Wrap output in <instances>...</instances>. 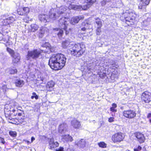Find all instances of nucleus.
<instances>
[{
  "label": "nucleus",
  "instance_id": "nucleus-1",
  "mask_svg": "<svg viewBox=\"0 0 151 151\" xmlns=\"http://www.w3.org/2000/svg\"><path fill=\"white\" fill-rule=\"evenodd\" d=\"M62 45L64 48H67L69 50L72 55L76 57L81 56L85 50V46L82 43L74 45L68 40L63 41Z\"/></svg>",
  "mask_w": 151,
  "mask_h": 151
},
{
  "label": "nucleus",
  "instance_id": "nucleus-2",
  "mask_svg": "<svg viewBox=\"0 0 151 151\" xmlns=\"http://www.w3.org/2000/svg\"><path fill=\"white\" fill-rule=\"evenodd\" d=\"M66 58L61 54L53 55L50 58L49 65L51 68L55 70L62 69L65 65Z\"/></svg>",
  "mask_w": 151,
  "mask_h": 151
},
{
  "label": "nucleus",
  "instance_id": "nucleus-3",
  "mask_svg": "<svg viewBox=\"0 0 151 151\" xmlns=\"http://www.w3.org/2000/svg\"><path fill=\"white\" fill-rule=\"evenodd\" d=\"M66 9L67 7L64 6H62L59 8H58L52 13L50 12L49 17L53 20H55L58 18L61 14H63Z\"/></svg>",
  "mask_w": 151,
  "mask_h": 151
},
{
  "label": "nucleus",
  "instance_id": "nucleus-4",
  "mask_svg": "<svg viewBox=\"0 0 151 151\" xmlns=\"http://www.w3.org/2000/svg\"><path fill=\"white\" fill-rule=\"evenodd\" d=\"M42 51V50L37 49L29 51L26 56L27 59L29 60L31 58L32 59H36L41 55V53Z\"/></svg>",
  "mask_w": 151,
  "mask_h": 151
},
{
  "label": "nucleus",
  "instance_id": "nucleus-5",
  "mask_svg": "<svg viewBox=\"0 0 151 151\" xmlns=\"http://www.w3.org/2000/svg\"><path fill=\"white\" fill-rule=\"evenodd\" d=\"M6 50L13 58V63H18L20 59L19 54L18 53L15 52L13 50L8 47L7 48Z\"/></svg>",
  "mask_w": 151,
  "mask_h": 151
},
{
  "label": "nucleus",
  "instance_id": "nucleus-6",
  "mask_svg": "<svg viewBox=\"0 0 151 151\" xmlns=\"http://www.w3.org/2000/svg\"><path fill=\"white\" fill-rule=\"evenodd\" d=\"M69 24V19L65 17H62L59 19L58 25L61 29H66L67 28Z\"/></svg>",
  "mask_w": 151,
  "mask_h": 151
},
{
  "label": "nucleus",
  "instance_id": "nucleus-7",
  "mask_svg": "<svg viewBox=\"0 0 151 151\" xmlns=\"http://www.w3.org/2000/svg\"><path fill=\"white\" fill-rule=\"evenodd\" d=\"M124 138V134L121 133H118L114 134L112 136V140L114 142H120Z\"/></svg>",
  "mask_w": 151,
  "mask_h": 151
},
{
  "label": "nucleus",
  "instance_id": "nucleus-8",
  "mask_svg": "<svg viewBox=\"0 0 151 151\" xmlns=\"http://www.w3.org/2000/svg\"><path fill=\"white\" fill-rule=\"evenodd\" d=\"M123 114L124 117L129 119L133 118L136 115L135 111L131 110L124 111L123 112Z\"/></svg>",
  "mask_w": 151,
  "mask_h": 151
},
{
  "label": "nucleus",
  "instance_id": "nucleus-9",
  "mask_svg": "<svg viewBox=\"0 0 151 151\" xmlns=\"http://www.w3.org/2000/svg\"><path fill=\"white\" fill-rule=\"evenodd\" d=\"M141 98L145 103H148L151 101V93L147 91H145L142 93Z\"/></svg>",
  "mask_w": 151,
  "mask_h": 151
},
{
  "label": "nucleus",
  "instance_id": "nucleus-10",
  "mask_svg": "<svg viewBox=\"0 0 151 151\" xmlns=\"http://www.w3.org/2000/svg\"><path fill=\"white\" fill-rule=\"evenodd\" d=\"M49 148L50 149H52L58 146L59 145V143L57 142H55L53 138H50L49 139Z\"/></svg>",
  "mask_w": 151,
  "mask_h": 151
},
{
  "label": "nucleus",
  "instance_id": "nucleus-11",
  "mask_svg": "<svg viewBox=\"0 0 151 151\" xmlns=\"http://www.w3.org/2000/svg\"><path fill=\"white\" fill-rule=\"evenodd\" d=\"M84 19V17L83 15L73 17L71 19L70 22L71 24L74 25L78 23L79 20Z\"/></svg>",
  "mask_w": 151,
  "mask_h": 151
},
{
  "label": "nucleus",
  "instance_id": "nucleus-12",
  "mask_svg": "<svg viewBox=\"0 0 151 151\" xmlns=\"http://www.w3.org/2000/svg\"><path fill=\"white\" fill-rule=\"evenodd\" d=\"M29 11L28 7H24L23 8L19 9L17 10L18 14L21 15H24L28 13Z\"/></svg>",
  "mask_w": 151,
  "mask_h": 151
},
{
  "label": "nucleus",
  "instance_id": "nucleus-13",
  "mask_svg": "<svg viewBox=\"0 0 151 151\" xmlns=\"http://www.w3.org/2000/svg\"><path fill=\"white\" fill-rule=\"evenodd\" d=\"M67 129V125L66 124L63 123L59 125L58 131L60 133L64 134L68 131Z\"/></svg>",
  "mask_w": 151,
  "mask_h": 151
},
{
  "label": "nucleus",
  "instance_id": "nucleus-14",
  "mask_svg": "<svg viewBox=\"0 0 151 151\" xmlns=\"http://www.w3.org/2000/svg\"><path fill=\"white\" fill-rule=\"evenodd\" d=\"M139 8L142 9L145 8V6L148 4L150 0H139Z\"/></svg>",
  "mask_w": 151,
  "mask_h": 151
},
{
  "label": "nucleus",
  "instance_id": "nucleus-15",
  "mask_svg": "<svg viewBox=\"0 0 151 151\" xmlns=\"http://www.w3.org/2000/svg\"><path fill=\"white\" fill-rule=\"evenodd\" d=\"M55 85L54 82L52 81L48 82L46 86L47 90L48 91H52Z\"/></svg>",
  "mask_w": 151,
  "mask_h": 151
},
{
  "label": "nucleus",
  "instance_id": "nucleus-16",
  "mask_svg": "<svg viewBox=\"0 0 151 151\" xmlns=\"http://www.w3.org/2000/svg\"><path fill=\"white\" fill-rule=\"evenodd\" d=\"M135 135L140 143L144 142L145 138L143 134L139 132H137L135 134Z\"/></svg>",
  "mask_w": 151,
  "mask_h": 151
},
{
  "label": "nucleus",
  "instance_id": "nucleus-17",
  "mask_svg": "<svg viewBox=\"0 0 151 151\" xmlns=\"http://www.w3.org/2000/svg\"><path fill=\"white\" fill-rule=\"evenodd\" d=\"M71 124L72 126L76 129L79 128L81 125L80 122L76 119H73L71 121Z\"/></svg>",
  "mask_w": 151,
  "mask_h": 151
},
{
  "label": "nucleus",
  "instance_id": "nucleus-18",
  "mask_svg": "<svg viewBox=\"0 0 151 151\" xmlns=\"http://www.w3.org/2000/svg\"><path fill=\"white\" fill-rule=\"evenodd\" d=\"M95 0H86L87 4L83 6L82 7L83 9V10H87L89 8L90 5H92L95 2Z\"/></svg>",
  "mask_w": 151,
  "mask_h": 151
},
{
  "label": "nucleus",
  "instance_id": "nucleus-19",
  "mask_svg": "<svg viewBox=\"0 0 151 151\" xmlns=\"http://www.w3.org/2000/svg\"><path fill=\"white\" fill-rule=\"evenodd\" d=\"M62 139L64 142H72L73 140L72 137L69 135H63Z\"/></svg>",
  "mask_w": 151,
  "mask_h": 151
},
{
  "label": "nucleus",
  "instance_id": "nucleus-20",
  "mask_svg": "<svg viewBox=\"0 0 151 151\" xmlns=\"http://www.w3.org/2000/svg\"><path fill=\"white\" fill-rule=\"evenodd\" d=\"M47 29L45 27H42L39 30V32L38 34V36L40 38H42L45 34V32H46L47 30Z\"/></svg>",
  "mask_w": 151,
  "mask_h": 151
},
{
  "label": "nucleus",
  "instance_id": "nucleus-21",
  "mask_svg": "<svg viewBox=\"0 0 151 151\" xmlns=\"http://www.w3.org/2000/svg\"><path fill=\"white\" fill-rule=\"evenodd\" d=\"M76 144L79 147L83 148L86 147V142L85 140L82 139Z\"/></svg>",
  "mask_w": 151,
  "mask_h": 151
},
{
  "label": "nucleus",
  "instance_id": "nucleus-22",
  "mask_svg": "<svg viewBox=\"0 0 151 151\" xmlns=\"http://www.w3.org/2000/svg\"><path fill=\"white\" fill-rule=\"evenodd\" d=\"M48 17L47 15L42 14L39 15V19L42 22L45 23L47 22Z\"/></svg>",
  "mask_w": 151,
  "mask_h": 151
},
{
  "label": "nucleus",
  "instance_id": "nucleus-23",
  "mask_svg": "<svg viewBox=\"0 0 151 151\" xmlns=\"http://www.w3.org/2000/svg\"><path fill=\"white\" fill-rule=\"evenodd\" d=\"M132 13L129 14V16L125 18L126 21L130 22H133L135 19V17L132 15Z\"/></svg>",
  "mask_w": 151,
  "mask_h": 151
},
{
  "label": "nucleus",
  "instance_id": "nucleus-24",
  "mask_svg": "<svg viewBox=\"0 0 151 151\" xmlns=\"http://www.w3.org/2000/svg\"><path fill=\"white\" fill-rule=\"evenodd\" d=\"M15 83L17 87H22L24 85L23 81L20 79L17 80Z\"/></svg>",
  "mask_w": 151,
  "mask_h": 151
},
{
  "label": "nucleus",
  "instance_id": "nucleus-25",
  "mask_svg": "<svg viewBox=\"0 0 151 151\" xmlns=\"http://www.w3.org/2000/svg\"><path fill=\"white\" fill-rule=\"evenodd\" d=\"M31 30L32 32H35L39 29V27L37 25L33 24L30 25Z\"/></svg>",
  "mask_w": 151,
  "mask_h": 151
},
{
  "label": "nucleus",
  "instance_id": "nucleus-26",
  "mask_svg": "<svg viewBox=\"0 0 151 151\" xmlns=\"http://www.w3.org/2000/svg\"><path fill=\"white\" fill-rule=\"evenodd\" d=\"M95 22L97 25V27H101L102 26V22L101 19L99 18H95Z\"/></svg>",
  "mask_w": 151,
  "mask_h": 151
},
{
  "label": "nucleus",
  "instance_id": "nucleus-27",
  "mask_svg": "<svg viewBox=\"0 0 151 151\" xmlns=\"http://www.w3.org/2000/svg\"><path fill=\"white\" fill-rule=\"evenodd\" d=\"M6 17L9 24L12 23L15 20V18L13 16L9 17V16L6 15Z\"/></svg>",
  "mask_w": 151,
  "mask_h": 151
},
{
  "label": "nucleus",
  "instance_id": "nucleus-28",
  "mask_svg": "<svg viewBox=\"0 0 151 151\" xmlns=\"http://www.w3.org/2000/svg\"><path fill=\"white\" fill-rule=\"evenodd\" d=\"M56 29H57V31H59V32L58 33H55L57 34L58 37L60 38H61L62 37L63 35V30L58 28H57Z\"/></svg>",
  "mask_w": 151,
  "mask_h": 151
},
{
  "label": "nucleus",
  "instance_id": "nucleus-29",
  "mask_svg": "<svg viewBox=\"0 0 151 151\" xmlns=\"http://www.w3.org/2000/svg\"><path fill=\"white\" fill-rule=\"evenodd\" d=\"M4 17L5 18L2 21V22L3 23V25H6L7 24H9V23L7 19L6 15H4Z\"/></svg>",
  "mask_w": 151,
  "mask_h": 151
},
{
  "label": "nucleus",
  "instance_id": "nucleus-30",
  "mask_svg": "<svg viewBox=\"0 0 151 151\" xmlns=\"http://www.w3.org/2000/svg\"><path fill=\"white\" fill-rule=\"evenodd\" d=\"M98 145L99 147L102 148H105L106 147V144L103 142L99 143Z\"/></svg>",
  "mask_w": 151,
  "mask_h": 151
},
{
  "label": "nucleus",
  "instance_id": "nucleus-31",
  "mask_svg": "<svg viewBox=\"0 0 151 151\" xmlns=\"http://www.w3.org/2000/svg\"><path fill=\"white\" fill-rule=\"evenodd\" d=\"M10 74H14L16 73L17 72V70L16 69H11L9 71Z\"/></svg>",
  "mask_w": 151,
  "mask_h": 151
},
{
  "label": "nucleus",
  "instance_id": "nucleus-32",
  "mask_svg": "<svg viewBox=\"0 0 151 151\" xmlns=\"http://www.w3.org/2000/svg\"><path fill=\"white\" fill-rule=\"evenodd\" d=\"M9 134L12 137H15L17 136V133L15 132L10 131Z\"/></svg>",
  "mask_w": 151,
  "mask_h": 151
},
{
  "label": "nucleus",
  "instance_id": "nucleus-33",
  "mask_svg": "<svg viewBox=\"0 0 151 151\" xmlns=\"http://www.w3.org/2000/svg\"><path fill=\"white\" fill-rule=\"evenodd\" d=\"M101 27H97V29L96 30V34L97 35H99L100 34Z\"/></svg>",
  "mask_w": 151,
  "mask_h": 151
},
{
  "label": "nucleus",
  "instance_id": "nucleus-34",
  "mask_svg": "<svg viewBox=\"0 0 151 151\" xmlns=\"http://www.w3.org/2000/svg\"><path fill=\"white\" fill-rule=\"evenodd\" d=\"M4 40L6 42H7L9 40V37L7 36H6L4 37L3 38Z\"/></svg>",
  "mask_w": 151,
  "mask_h": 151
},
{
  "label": "nucleus",
  "instance_id": "nucleus-35",
  "mask_svg": "<svg viewBox=\"0 0 151 151\" xmlns=\"http://www.w3.org/2000/svg\"><path fill=\"white\" fill-rule=\"evenodd\" d=\"M64 30L65 31V34H66V35H67L69 34L70 31H70L71 30V28H69L68 29V30H67V28H66V29H64Z\"/></svg>",
  "mask_w": 151,
  "mask_h": 151
},
{
  "label": "nucleus",
  "instance_id": "nucleus-36",
  "mask_svg": "<svg viewBox=\"0 0 151 151\" xmlns=\"http://www.w3.org/2000/svg\"><path fill=\"white\" fill-rule=\"evenodd\" d=\"M63 149L64 148L63 147H60L58 149H57L56 151H63Z\"/></svg>",
  "mask_w": 151,
  "mask_h": 151
},
{
  "label": "nucleus",
  "instance_id": "nucleus-37",
  "mask_svg": "<svg viewBox=\"0 0 151 151\" xmlns=\"http://www.w3.org/2000/svg\"><path fill=\"white\" fill-rule=\"evenodd\" d=\"M114 118L113 117H110L108 121L110 122H111L114 121Z\"/></svg>",
  "mask_w": 151,
  "mask_h": 151
},
{
  "label": "nucleus",
  "instance_id": "nucleus-38",
  "mask_svg": "<svg viewBox=\"0 0 151 151\" xmlns=\"http://www.w3.org/2000/svg\"><path fill=\"white\" fill-rule=\"evenodd\" d=\"M115 108L111 107L110 108V110L112 112H116V110L114 109Z\"/></svg>",
  "mask_w": 151,
  "mask_h": 151
},
{
  "label": "nucleus",
  "instance_id": "nucleus-39",
  "mask_svg": "<svg viewBox=\"0 0 151 151\" xmlns=\"http://www.w3.org/2000/svg\"><path fill=\"white\" fill-rule=\"evenodd\" d=\"M66 151H75V150L72 148H69L67 149Z\"/></svg>",
  "mask_w": 151,
  "mask_h": 151
},
{
  "label": "nucleus",
  "instance_id": "nucleus-40",
  "mask_svg": "<svg viewBox=\"0 0 151 151\" xmlns=\"http://www.w3.org/2000/svg\"><path fill=\"white\" fill-rule=\"evenodd\" d=\"M106 2L104 0L101 2V5L102 6H104L106 4Z\"/></svg>",
  "mask_w": 151,
  "mask_h": 151
},
{
  "label": "nucleus",
  "instance_id": "nucleus-41",
  "mask_svg": "<svg viewBox=\"0 0 151 151\" xmlns=\"http://www.w3.org/2000/svg\"><path fill=\"white\" fill-rule=\"evenodd\" d=\"M7 112H5V116L6 117H7L8 116H9L10 114H8L7 113Z\"/></svg>",
  "mask_w": 151,
  "mask_h": 151
},
{
  "label": "nucleus",
  "instance_id": "nucleus-42",
  "mask_svg": "<svg viewBox=\"0 0 151 151\" xmlns=\"http://www.w3.org/2000/svg\"><path fill=\"white\" fill-rule=\"evenodd\" d=\"M1 140L2 143L3 144L5 143V141H4V139L3 138H1Z\"/></svg>",
  "mask_w": 151,
  "mask_h": 151
},
{
  "label": "nucleus",
  "instance_id": "nucleus-43",
  "mask_svg": "<svg viewBox=\"0 0 151 151\" xmlns=\"http://www.w3.org/2000/svg\"><path fill=\"white\" fill-rule=\"evenodd\" d=\"M112 107L114 108H116L117 106L116 104H115V103L113 104H112Z\"/></svg>",
  "mask_w": 151,
  "mask_h": 151
},
{
  "label": "nucleus",
  "instance_id": "nucleus-44",
  "mask_svg": "<svg viewBox=\"0 0 151 151\" xmlns=\"http://www.w3.org/2000/svg\"><path fill=\"white\" fill-rule=\"evenodd\" d=\"M86 25H88L87 24H86L85 22H83L82 23V26H86Z\"/></svg>",
  "mask_w": 151,
  "mask_h": 151
},
{
  "label": "nucleus",
  "instance_id": "nucleus-45",
  "mask_svg": "<svg viewBox=\"0 0 151 151\" xmlns=\"http://www.w3.org/2000/svg\"><path fill=\"white\" fill-rule=\"evenodd\" d=\"M35 138L33 137H31V142H32L34 140H35Z\"/></svg>",
  "mask_w": 151,
  "mask_h": 151
},
{
  "label": "nucleus",
  "instance_id": "nucleus-46",
  "mask_svg": "<svg viewBox=\"0 0 151 151\" xmlns=\"http://www.w3.org/2000/svg\"><path fill=\"white\" fill-rule=\"evenodd\" d=\"M86 28L85 27H83L81 28V30L83 31H85Z\"/></svg>",
  "mask_w": 151,
  "mask_h": 151
},
{
  "label": "nucleus",
  "instance_id": "nucleus-47",
  "mask_svg": "<svg viewBox=\"0 0 151 151\" xmlns=\"http://www.w3.org/2000/svg\"><path fill=\"white\" fill-rule=\"evenodd\" d=\"M78 6H74L73 7V8L75 9H76L78 8Z\"/></svg>",
  "mask_w": 151,
  "mask_h": 151
},
{
  "label": "nucleus",
  "instance_id": "nucleus-48",
  "mask_svg": "<svg viewBox=\"0 0 151 151\" xmlns=\"http://www.w3.org/2000/svg\"><path fill=\"white\" fill-rule=\"evenodd\" d=\"M147 117L149 118L151 117V113H149L147 115Z\"/></svg>",
  "mask_w": 151,
  "mask_h": 151
},
{
  "label": "nucleus",
  "instance_id": "nucleus-49",
  "mask_svg": "<svg viewBox=\"0 0 151 151\" xmlns=\"http://www.w3.org/2000/svg\"><path fill=\"white\" fill-rule=\"evenodd\" d=\"M105 1L107 2H109L110 1H111L112 0H104Z\"/></svg>",
  "mask_w": 151,
  "mask_h": 151
},
{
  "label": "nucleus",
  "instance_id": "nucleus-50",
  "mask_svg": "<svg viewBox=\"0 0 151 151\" xmlns=\"http://www.w3.org/2000/svg\"><path fill=\"white\" fill-rule=\"evenodd\" d=\"M139 150H141V149H142V147H141L140 146H138V147H137V148Z\"/></svg>",
  "mask_w": 151,
  "mask_h": 151
},
{
  "label": "nucleus",
  "instance_id": "nucleus-51",
  "mask_svg": "<svg viewBox=\"0 0 151 151\" xmlns=\"http://www.w3.org/2000/svg\"><path fill=\"white\" fill-rule=\"evenodd\" d=\"M34 98H35L36 99H38V96L36 95L34 96Z\"/></svg>",
  "mask_w": 151,
  "mask_h": 151
},
{
  "label": "nucleus",
  "instance_id": "nucleus-52",
  "mask_svg": "<svg viewBox=\"0 0 151 151\" xmlns=\"http://www.w3.org/2000/svg\"><path fill=\"white\" fill-rule=\"evenodd\" d=\"M134 151H139V150L137 148L134 149Z\"/></svg>",
  "mask_w": 151,
  "mask_h": 151
},
{
  "label": "nucleus",
  "instance_id": "nucleus-53",
  "mask_svg": "<svg viewBox=\"0 0 151 151\" xmlns=\"http://www.w3.org/2000/svg\"><path fill=\"white\" fill-rule=\"evenodd\" d=\"M21 115H22V114L21 113H19L18 114V115L19 116H21Z\"/></svg>",
  "mask_w": 151,
  "mask_h": 151
},
{
  "label": "nucleus",
  "instance_id": "nucleus-54",
  "mask_svg": "<svg viewBox=\"0 0 151 151\" xmlns=\"http://www.w3.org/2000/svg\"><path fill=\"white\" fill-rule=\"evenodd\" d=\"M33 95L34 96H35L36 95V93H32Z\"/></svg>",
  "mask_w": 151,
  "mask_h": 151
},
{
  "label": "nucleus",
  "instance_id": "nucleus-55",
  "mask_svg": "<svg viewBox=\"0 0 151 151\" xmlns=\"http://www.w3.org/2000/svg\"><path fill=\"white\" fill-rule=\"evenodd\" d=\"M31 98L32 99H33L34 98V96H32L31 97Z\"/></svg>",
  "mask_w": 151,
  "mask_h": 151
},
{
  "label": "nucleus",
  "instance_id": "nucleus-56",
  "mask_svg": "<svg viewBox=\"0 0 151 151\" xmlns=\"http://www.w3.org/2000/svg\"><path fill=\"white\" fill-rule=\"evenodd\" d=\"M150 123H151V119H150Z\"/></svg>",
  "mask_w": 151,
  "mask_h": 151
},
{
  "label": "nucleus",
  "instance_id": "nucleus-57",
  "mask_svg": "<svg viewBox=\"0 0 151 151\" xmlns=\"http://www.w3.org/2000/svg\"><path fill=\"white\" fill-rule=\"evenodd\" d=\"M15 111V110H14V109H13V110H12V111L13 112H14Z\"/></svg>",
  "mask_w": 151,
  "mask_h": 151
},
{
  "label": "nucleus",
  "instance_id": "nucleus-58",
  "mask_svg": "<svg viewBox=\"0 0 151 151\" xmlns=\"http://www.w3.org/2000/svg\"><path fill=\"white\" fill-rule=\"evenodd\" d=\"M27 142L28 143H29V141H27Z\"/></svg>",
  "mask_w": 151,
  "mask_h": 151
},
{
  "label": "nucleus",
  "instance_id": "nucleus-59",
  "mask_svg": "<svg viewBox=\"0 0 151 151\" xmlns=\"http://www.w3.org/2000/svg\"><path fill=\"white\" fill-rule=\"evenodd\" d=\"M128 151H129V150H128Z\"/></svg>",
  "mask_w": 151,
  "mask_h": 151
}]
</instances>
